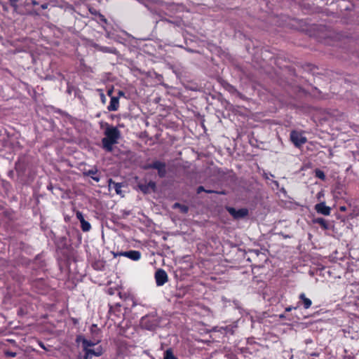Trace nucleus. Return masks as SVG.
Here are the masks:
<instances>
[{
	"instance_id": "f257e3e1",
	"label": "nucleus",
	"mask_w": 359,
	"mask_h": 359,
	"mask_svg": "<svg viewBox=\"0 0 359 359\" xmlns=\"http://www.w3.org/2000/svg\"><path fill=\"white\" fill-rule=\"evenodd\" d=\"M104 135L102 140L103 148L108 151H111L113 145L118 142L120 137V131L116 127L108 126L104 130Z\"/></svg>"
},
{
	"instance_id": "f03ea898",
	"label": "nucleus",
	"mask_w": 359,
	"mask_h": 359,
	"mask_svg": "<svg viewBox=\"0 0 359 359\" xmlns=\"http://www.w3.org/2000/svg\"><path fill=\"white\" fill-rule=\"evenodd\" d=\"M161 320V318L157 315V313L153 311L141 318L140 325L143 330L154 331L159 327Z\"/></svg>"
},
{
	"instance_id": "7ed1b4c3",
	"label": "nucleus",
	"mask_w": 359,
	"mask_h": 359,
	"mask_svg": "<svg viewBox=\"0 0 359 359\" xmlns=\"http://www.w3.org/2000/svg\"><path fill=\"white\" fill-rule=\"evenodd\" d=\"M83 355L79 353L77 356V359H93V357H100L103 353L104 350L102 346H98L93 349H83Z\"/></svg>"
},
{
	"instance_id": "20e7f679",
	"label": "nucleus",
	"mask_w": 359,
	"mask_h": 359,
	"mask_svg": "<svg viewBox=\"0 0 359 359\" xmlns=\"http://www.w3.org/2000/svg\"><path fill=\"white\" fill-rule=\"evenodd\" d=\"M101 339H87L82 335H78L76 339V341L77 343L81 342L82 343V348L84 349H92L91 347L95 346L97 344L100 342Z\"/></svg>"
},
{
	"instance_id": "39448f33",
	"label": "nucleus",
	"mask_w": 359,
	"mask_h": 359,
	"mask_svg": "<svg viewBox=\"0 0 359 359\" xmlns=\"http://www.w3.org/2000/svg\"><path fill=\"white\" fill-rule=\"evenodd\" d=\"M290 139L293 144L299 147L306 142V137L303 135L302 133L297 131H292L290 134Z\"/></svg>"
},
{
	"instance_id": "423d86ee",
	"label": "nucleus",
	"mask_w": 359,
	"mask_h": 359,
	"mask_svg": "<svg viewBox=\"0 0 359 359\" xmlns=\"http://www.w3.org/2000/svg\"><path fill=\"white\" fill-rule=\"evenodd\" d=\"M154 278L156 286H162L168 280V275L165 271H156Z\"/></svg>"
},
{
	"instance_id": "0eeeda50",
	"label": "nucleus",
	"mask_w": 359,
	"mask_h": 359,
	"mask_svg": "<svg viewBox=\"0 0 359 359\" xmlns=\"http://www.w3.org/2000/svg\"><path fill=\"white\" fill-rule=\"evenodd\" d=\"M309 274L311 278L315 279V283L318 281L324 282L327 280L326 271H309Z\"/></svg>"
},
{
	"instance_id": "6e6552de",
	"label": "nucleus",
	"mask_w": 359,
	"mask_h": 359,
	"mask_svg": "<svg viewBox=\"0 0 359 359\" xmlns=\"http://www.w3.org/2000/svg\"><path fill=\"white\" fill-rule=\"evenodd\" d=\"M315 210L318 213L326 216L330 215L331 212L330 208L327 206L324 202L316 204L315 205Z\"/></svg>"
},
{
	"instance_id": "1a4fd4ad",
	"label": "nucleus",
	"mask_w": 359,
	"mask_h": 359,
	"mask_svg": "<svg viewBox=\"0 0 359 359\" xmlns=\"http://www.w3.org/2000/svg\"><path fill=\"white\" fill-rule=\"evenodd\" d=\"M148 168L156 169L158 172V175L163 177L165 174V165L160 161H156L152 164L148 165Z\"/></svg>"
},
{
	"instance_id": "9d476101",
	"label": "nucleus",
	"mask_w": 359,
	"mask_h": 359,
	"mask_svg": "<svg viewBox=\"0 0 359 359\" xmlns=\"http://www.w3.org/2000/svg\"><path fill=\"white\" fill-rule=\"evenodd\" d=\"M119 255L126 257L133 261H137L140 259L141 257V253L137 250H130L127 252H120Z\"/></svg>"
},
{
	"instance_id": "9b49d317",
	"label": "nucleus",
	"mask_w": 359,
	"mask_h": 359,
	"mask_svg": "<svg viewBox=\"0 0 359 359\" xmlns=\"http://www.w3.org/2000/svg\"><path fill=\"white\" fill-rule=\"evenodd\" d=\"M237 327V322H235L233 325L221 327L218 331L226 334H233Z\"/></svg>"
},
{
	"instance_id": "f8f14e48",
	"label": "nucleus",
	"mask_w": 359,
	"mask_h": 359,
	"mask_svg": "<svg viewBox=\"0 0 359 359\" xmlns=\"http://www.w3.org/2000/svg\"><path fill=\"white\" fill-rule=\"evenodd\" d=\"M229 213L232 215L235 218H241L246 216L248 213V210L246 209H240L238 210H235L233 208H230L228 209Z\"/></svg>"
},
{
	"instance_id": "ddd939ff",
	"label": "nucleus",
	"mask_w": 359,
	"mask_h": 359,
	"mask_svg": "<svg viewBox=\"0 0 359 359\" xmlns=\"http://www.w3.org/2000/svg\"><path fill=\"white\" fill-rule=\"evenodd\" d=\"M119 107V100L117 97H111L107 109L110 111H117Z\"/></svg>"
},
{
	"instance_id": "4468645a",
	"label": "nucleus",
	"mask_w": 359,
	"mask_h": 359,
	"mask_svg": "<svg viewBox=\"0 0 359 359\" xmlns=\"http://www.w3.org/2000/svg\"><path fill=\"white\" fill-rule=\"evenodd\" d=\"M84 175L91 177L95 182L100 181V177L97 175V168H92L84 172Z\"/></svg>"
},
{
	"instance_id": "2eb2a0df",
	"label": "nucleus",
	"mask_w": 359,
	"mask_h": 359,
	"mask_svg": "<svg viewBox=\"0 0 359 359\" xmlns=\"http://www.w3.org/2000/svg\"><path fill=\"white\" fill-rule=\"evenodd\" d=\"M336 271H326V276L327 277V282H333L337 278H341V275L337 274Z\"/></svg>"
},
{
	"instance_id": "dca6fc26",
	"label": "nucleus",
	"mask_w": 359,
	"mask_h": 359,
	"mask_svg": "<svg viewBox=\"0 0 359 359\" xmlns=\"http://www.w3.org/2000/svg\"><path fill=\"white\" fill-rule=\"evenodd\" d=\"M299 299L303 302L304 308L307 309L311 306L312 302L310 299L307 298L304 293L299 294Z\"/></svg>"
},
{
	"instance_id": "f3484780",
	"label": "nucleus",
	"mask_w": 359,
	"mask_h": 359,
	"mask_svg": "<svg viewBox=\"0 0 359 359\" xmlns=\"http://www.w3.org/2000/svg\"><path fill=\"white\" fill-rule=\"evenodd\" d=\"M113 186L112 187L115 189L116 192L117 194H121V187H122V185L120 183H116V182H112L111 180H109V186Z\"/></svg>"
},
{
	"instance_id": "a211bd4d",
	"label": "nucleus",
	"mask_w": 359,
	"mask_h": 359,
	"mask_svg": "<svg viewBox=\"0 0 359 359\" xmlns=\"http://www.w3.org/2000/svg\"><path fill=\"white\" fill-rule=\"evenodd\" d=\"M164 359H178V358L174 355L172 350L171 348H168L164 352Z\"/></svg>"
},
{
	"instance_id": "6ab92c4d",
	"label": "nucleus",
	"mask_w": 359,
	"mask_h": 359,
	"mask_svg": "<svg viewBox=\"0 0 359 359\" xmlns=\"http://www.w3.org/2000/svg\"><path fill=\"white\" fill-rule=\"evenodd\" d=\"M81 227L83 231L87 232L90 230L91 225L88 221L83 220V222H81Z\"/></svg>"
},
{
	"instance_id": "aec40b11",
	"label": "nucleus",
	"mask_w": 359,
	"mask_h": 359,
	"mask_svg": "<svg viewBox=\"0 0 359 359\" xmlns=\"http://www.w3.org/2000/svg\"><path fill=\"white\" fill-rule=\"evenodd\" d=\"M173 208H179V209H180V210L182 212H183V213H186V212L188 211V208H187V206L184 205H181V204L177 203H175V204L173 205Z\"/></svg>"
},
{
	"instance_id": "412c9836",
	"label": "nucleus",
	"mask_w": 359,
	"mask_h": 359,
	"mask_svg": "<svg viewBox=\"0 0 359 359\" xmlns=\"http://www.w3.org/2000/svg\"><path fill=\"white\" fill-rule=\"evenodd\" d=\"M315 175H316V177L319 179H321L323 180H324L325 179V175L324 172H323L322 170H320L319 169H316L315 170Z\"/></svg>"
},
{
	"instance_id": "4be33fe9",
	"label": "nucleus",
	"mask_w": 359,
	"mask_h": 359,
	"mask_svg": "<svg viewBox=\"0 0 359 359\" xmlns=\"http://www.w3.org/2000/svg\"><path fill=\"white\" fill-rule=\"evenodd\" d=\"M316 223L319 224L324 229H327V224L326 221L323 218H318L315 221Z\"/></svg>"
},
{
	"instance_id": "5701e85b",
	"label": "nucleus",
	"mask_w": 359,
	"mask_h": 359,
	"mask_svg": "<svg viewBox=\"0 0 359 359\" xmlns=\"http://www.w3.org/2000/svg\"><path fill=\"white\" fill-rule=\"evenodd\" d=\"M151 188V189H154L155 188V183L154 182H149L148 186L146 187H144V186H140V189L144 191V192H147L148 191L149 189Z\"/></svg>"
},
{
	"instance_id": "b1692460",
	"label": "nucleus",
	"mask_w": 359,
	"mask_h": 359,
	"mask_svg": "<svg viewBox=\"0 0 359 359\" xmlns=\"http://www.w3.org/2000/svg\"><path fill=\"white\" fill-rule=\"evenodd\" d=\"M4 355L6 356V357H15L17 355V353L15 352H13V351H4Z\"/></svg>"
},
{
	"instance_id": "393cba45",
	"label": "nucleus",
	"mask_w": 359,
	"mask_h": 359,
	"mask_svg": "<svg viewBox=\"0 0 359 359\" xmlns=\"http://www.w3.org/2000/svg\"><path fill=\"white\" fill-rule=\"evenodd\" d=\"M76 218L80 221V222L85 220L83 215L81 212L77 211L76 213Z\"/></svg>"
},
{
	"instance_id": "a878e982",
	"label": "nucleus",
	"mask_w": 359,
	"mask_h": 359,
	"mask_svg": "<svg viewBox=\"0 0 359 359\" xmlns=\"http://www.w3.org/2000/svg\"><path fill=\"white\" fill-rule=\"evenodd\" d=\"M6 341L8 342H9L10 344H11L13 346L15 347H18V345L17 344V342L15 341V339H7Z\"/></svg>"
},
{
	"instance_id": "bb28decb",
	"label": "nucleus",
	"mask_w": 359,
	"mask_h": 359,
	"mask_svg": "<svg viewBox=\"0 0 359 359\" xmlns=\"http://www.w3.org/2000/svg\"><path fill=\"white\" fill-rule=\"evenodd\" d=\"M112 283V280L111 279H107L105 280H102L99 283L100 285H109Z\"/></svg>"
},
{
	"instance_id": "cd10ccee",
	"label": "nucleus",
	"mask_w": 359,
	"mask_h": 359,
	"mask_svg": "<svg viewBox=\"0 0 359 359\" xmlns=\"http://www.w3.org/2000/svg\"><path fill=\"white\" fill-rule=\"evenodd\" d=\"M292 309H296V307L288 306L285 308V311L289 312L291 311Z\"/></svg>"
},
{
	"instance_id": "c85d7f7f",
	"label": "nucleus",
	"mask_w": 359,
	"mask_h": 359,
	"mask_svg": "<svg viewBox=\"0 0 359 359\" xmlns=\"http://www.w3.org/2000/svg\"><path fill=\"white\" fill-rule=\"evenodd\" d=\"M39 346H40L41 348H42L43 349H44V350H47V349H46V346H45V345H44V344H43V342L39 341Z\"/></svg>"
},
{
	"instance_id": "c756f323",
	"label": "nucleus",
	"mask_w": 359,
	"mask_h": 359,
	"mask_svg": "<svg viewBox=\"0 0 359 359\" xmlns=\"http://www.w3.org/2000/svg\"><path fill=\"white\" fill-rule=\"evenodd\" d=\"M11 5L13 6H15V4L18 1V0H8Z\"/></svg>"
},
{
	"instance_id": "7c9ffc66",
	"label": "nucleus",
	"mask_w": 359,
	"mask_h": 359,
	"mask_svg": "<svg viewBox=\"0 0 359 359\" xmlns=\"http://www.w3.org/2000/svg\"><path fill=\"white\" fill-rule=\"evenodd\" d=\"M204 191L203 187H199L198 188L197 192H198V193H201V191Z\"/></svg>"
},
{
	"instance_id": "2f4dec72",
	"label": "nucleus",
	"mask_w": 359,
	"mask_h": 359,
	"mask_svg": "<svg viewBox=\"0 0 359 359\" xmlns=\"http://www.w3.org/2000/svg\"><path fill=\"white\" fill-rule=\"evenodd\" d=\"M324 194L323 191H320L318 194L317 196H318V198L319 199L321 196H323Z\"/></svg>"
},
{
	"instance_id": "473e14b6",
	"label": "nucleus",
	"mask_w": 359,
	"mask_h": 359,
	"mask_svg": "<svg viewBox=\"0 0 359 359\" xmlns=\"http://www.w3.org/2000/svg\"><path fill=\"white\" fill-rule=\"evenodd\" d=\"M311 356H314V357H318L319 356V353H312L310 354Z\"/></svg>"
},
{
	"instance_id": "72a5a7b5",
	"label": "nucleus",
	"mask_w": 359,
	"mask_h": 359,
	"mask_svg": "<svg viewBox=\"0 0 359 359\" xmlns=\"http://www.w3.org/2000/svg\"><path fill=\"white\" fill-rule=\"evenodd\" d=\"M279 318H281V319H282V318H285V314H283V313L280 314V315H279Z\"/></svg>"
},
{
	"instance_id": "f704fd0d",
	"label": "nucleus",
	"mask_w": 359,
	"mask_h": 359,
	"mask_svg": "<svg viewBox=\"0 0 359 359\" xmlns=\"http://www.w3.org/2000/svg\"><path fill=\"white\" fill-rule=\"evenodd\" d=\"M101 19H102V20H103L104 22H105V21H106V20L104 18V17H103L102 15L101 16Z\"/></svg>"
},
{
	"instance_id": "c9c22d12",
	"label": "nucleus",
	"mask_w": 359,
	"mask_h": 359,
	"mask_svg": "<svg viewBox=\"0 0 359 359\" xmlns=\"http://www.w3.org/2000/svg\"><path fill=\"white\" fill-rule=\"evenodd\" d=\"M124 95V93L123 92H121V91L119 92V95Z\"/></svg>"
},
{
	"instance_id": "e433bc0d",
	"label": "nucleus",
	"mask_w": 359,
	"mask_h": 359,
	"mask_svg": "<svg viewBox=\"0 0 359 359\" xmlns=\"http://www.w3.org/2000/svg\"><path fill=\"white\" fill-rule=\"evenodd\" d=\"M93 327H97V326L95 325H93L91 330H93Z\"/></svg>"
}]
</instances>
